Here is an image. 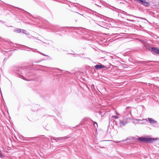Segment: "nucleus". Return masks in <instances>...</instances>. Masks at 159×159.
Returning a JSON list of instances; mask_svg holds the SVG:
<instances>
[{
	"instance_id": "f257e3e1",
	"label": "nucleus",
	"mask_w": 159,
	"mask_h": 159,
	"mask_svg": "<svg viewBox=\"0 0 159 159\" xmlns=\"http://www.w3.org/2000/svg\"><path fill=\"white\" fill-rule=\"evenodd\" d=\"M157 139V138H147L145 137H139L138 138V140L140 142H145L147 143H152L154 140Z\"/></svg>"
},
{
	"instance_id": "f03ea898",
	"label": "nucleus",
	"mask_w": 159,
	"mask_h": 159,
	"mask_svg": "<svg viewBox=\"0 0 159 159\" xmlns=\"http://www.w3.org/2000/svg\"><path fill=\"white\" fill-rule=\"evenodd\" d=\"M131 119L130 116L125 117H124V121H120V127H122L123 126L125 125L128 122V120Z\"/></svg>"
},
{
	"instance_id": "7ed1b4c3",
	"label": "nucleus",
	"mask_w": 159,
	"mask_h": 159,
	"mask_svg": "<svg viewBox=\"0 0 159 159\" xmlns=\"http://www.w3.org/2000/svg\"><path fill=\"white\" fill-rule=\"evenodd\" d=\"M136 1L138 2L139 3H142L145 6H149V3L146 2L145 0H135Z\"/></svg>"
},
{
	"instance_id": "20e7f679",
	"label": "nucleus",
	"mask_w": 159,
	"mask_h": 159,
	"mask_svg": "<svg viewBox=\"0 0 159 159\" xmlns=\"http://www.w3.org/2000/svg\"><path fill=\"white\" fill-rule=\"evenodd\" d=\"M148 120L149 121V123H150L151 124H155L157 122V121H156L152 118H148Z\"/></svg>"
},
{
	"instance_id": "39448f33",
	"label": "nucleus",
	"mask_w": 159,
	"mask_h": 159,
	"mask_svg": "<svg viewBox=\"0 0 159 159\" xmlns=\"http://www.w3.org/2000/svg\"><path fill=\"white\" fill-rule=\"evenodd\" d=\"M152 50L154 52L157 54H159V49L156 48H152Z\"/></svg>"
},
{
	"instance_id": "423d86ee",
	"label": "nucleus",
	"mask_w": 159,
	"mask_h": 159,
	"mask_svg": "<svg viewBox=\"0 0 159 159\" xmlns=\"http://www.w3.org/2000/svg\"><path fill=\"white\" fill-rule=\"evenodd\" d=\"M95 67L97 69H100L102 68H104V66L102 65H98L95 66Z\"/></svg>"
},
{
	"instance_id": "0eeeda50",
	"label": "nucleus",
	"mask_w": 159,
	"mask_h": 159,
	"mask_svg": "<svg viewBox=\"0 0 159 159\" xmlns=\"http://www.w3.org/2000/svg\"><path fill=\"white\" fill-rule=\"evenodd\" d=\"M53 139L54 140H57V139H59L60 140L61 139H67V138L66 137H60L58 138H53Z\"/></svg>"
},
{
	"instance_id": "6e6552de",
	"label": "nucleus",
	"mask_w": 159,
	"mask_h": 159,
	"mask_svg": "<svg viewBox=\"0 0 159 159\" xmlns=\"http://www.w3.org/2000/svg\"><path fill=\"white\" fill-rule=\"evenodd\" d=\"M141 120H135L133 122V123L134 124H138L139 123L138 122L139 121H141Z\"/></svg>"
},
{
	"instance_id": "1a4fd4ad",
	"label": "nucleus",
	"mask_w": 159,
	"mask_h": 159,
	"mask_svg": "<svg viewBox=\"0 0 159 159\" xmlns=\"http://www.w3.org/2000/svg\"><path fill=\"white\" fill-rule=\"evenodd\" d=\"M14 31L17 33H20L21 32V30L20 29H17L15 30Z\"/></svg>"
},
{
	"instance_id": "9d476101",
	"label": "nucleus",
	"mask_w": 159,
	"mask_h": 159,
	"mask_svg": "<svg viewBox=\"0 0 159 159\" xmlns=\"http://www.w3.org/2000/svg\"><path fill=\"white\" fill-rule=\"evenodd\" d=\"M3 157V156L2 154L1 151H0V157L1 158H2Z\"/></svg>"
},
{
	"instance_id": "9b49d317",
	"label": "nucleus",
	"mask_w": 159,
	"mask_h": 159,
	"mask_svg": "<svg viewBox=\"0 0 159 159\" xmlns=\"http://www.w3.org/2000/svg\"><path fill=\"white\" fill-rule=\"evenodd\" d=\"M112 117H113V118H115V119H117V118H119V117L117 116H112Z\"/></svg>"
},
{
	"instance_id": "f8f14e48",
	"label": "nucleus",
	"mask_w": 159,
	"mask_h": 159,
	"mask_svg": "<svg viewBox=\"0 0 159 159\" xmlns=\"http://www.w3.org/2000/svg\"><path fill=\"white\" fill-rule=\"evenodd\" d=\"M23 33H25V34H26V31L25 30H23V32H22Z\"/></svg>"
},
{
	"instance_id": "ddd939ff",
	"label": "nucleus",
	"mask_w": 159,
	"mask_h": 159,
	"mask_svg": "<svg viewBox=\"0 0 159 159\" xmlns=\"http://www.w3.org/2000/svg\"><path fill=\"white\" fill-rule=\"evenodd\" d=\"M94 126L95 127L96 126V125H97V126H98V125H97V123L96 122H95L94 123Z\"/></svg>"
},
{
	"instance_id": "4468645a",
	"label": "nucleus",
	"mask_w": 159,
	"mask_h": 159,
	"mask_svg": "<svg viewBox=\"0 0 159 159\" xmlns=\"http://www.w3.org/2000/svg\"><path fill=\"white\" fill-rule=\"evenodd\" d=\"M131 112H130V113H129V114H128V116H131Z\"/></svg>"
},
{
	"instance_id": "2eb2a0df",
	"label": "nucleus",
	"mask_w": 159,
	"mask_h": 159,
	"mask_svg": "<svg viewBox=\"0 0 159 159\" xmlns=\"http://www.w3.org/2000/svg\"><path fill=\"white\" fill-rule=\"evenodd\" d=\"M143 120H146L147 121H148L147 119H143Z\"/></svg>"
},
{
	"instance_id": "dca6fc26",
	"label": "nucleus",
	"mask_w": 159,
	"mask_h": 159,
	"mask_svg": "<svg viewBox=\"0 0 159 159\" xmlns=\"http://www.w3.org/2000/svg\"><path fill=\"white\" fill-rule=\"evenodd\" d=\"M115 124H116V125H117V123L116 122V121Z\"/></svg>"
}]
</instances>
